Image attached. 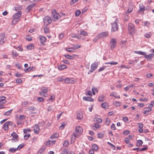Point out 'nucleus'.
Wrapping results in <instances>:
<instances>
[{
    "label": "nucleus",
    "mask_w": 154,
    "mask_h": 154,
    "mask_svg": "<svg viewBox=\"0 0 154 154\" xmlns=\"http://www.w3.org/2000/svg\"><path fill=\"white\" fill-rule=\"evenodd\" d=\"M144 36L146 38H149L151 37V35L150 33H146L145 34Z\"/></svg>",
    "instance_id": "obj_50"
},
{
    "label": "nucleus",
    "mask_w": 154,
    "mask_h": 154,
    "mask_svg": "<svg viewBox=\"0 0 154 154\" xmlns=\"http://www.w3.org/2000/svg\"><path fill=\"white\" fill-rule=\"evenodd\" d=\"M44 100V98L41 97H38L37 99V100L39 102L43 101Z\"/></svg>",
    "instance_id": "obj_57"
},
{
    "label": "nucleus",
    "mask_w": 154,
    "mask_h": 154,
    "mask_svg": "<svg viewBox=\"0 0 154 154\" xmlns=\"http://www.w3.org/2000/svg\"><path fill=\"white\" fill-rule=\"evenodd\" d=\"M108 143L109 145L110 146L111 148L113 150H115L116 149V146H115L113 145V144H112L111 143L108 142Z\"/></svg>",
    "instance_id": "obj_48"
},
{
    "label": "nucleus",
    "mask_w": 154,
    "mask_h": 154,
    "mask_svg": "<svg viewBox=\"0 0 154 154\" xmlns=\"http://www.w3.org/2000/svg\"><path fill=\"white\" fill-rule=\"evenodd\" d=\"M55 98V96L54 94H52L51 95L50 98L49 99V100L52 101Z\"/></svg>",
    "instance_id": "obj_55"
},
{
    "label": "nucleus",
    "mask_w": 154,
    "mask_h": 154,
    "mask_svg": "<svg viewBox=\"0 0 154 154\" xmlns=\"http://www.w3.org/2000/svg\"><path fill=\"white\" fill-rule=\"evenodd\" d=\"M22 12L19 11L17 13L15 14L12 17L13 20L12 23L13 24H16L20 20V17H21Z\"/></svg>",
    "instance_id": "obj_2"
},
{
    "label": "nucleus",
    "mask_w": 154,
    "mask_h": 154,
    "mask_svg": "<svg viewBox=\"0 0 154 154\" xmlns=\"http://www.w3.org/2000/svg\"><path fill=\"white\" fill-rule=\"evenodd\" d=\"M63 80L64 83L66 84H74L76 82V80L72 78H66Z\"/></svg>",
    "instance_id": "obj_4"
},
{
    "label": "nucleus",
    "mask_w": 154,
    "mask_h": 154,
    "mask_svg": "<svg viewBox=\"0 0 154 154\" xmlns=\"http://www.w3.org/2000/svg\"><path fill=\"white\" fill-rule=\"evenodd\" d=\"M49 28L48 27H45L44 28V30L45 33L47 34L49 32Z\"/></svg>",
    "instance_id": "obj_41"
},
{
    "label": "nucleus",
    "mask_w": 154,
    "mask_h": 154,
    "mask_svg": "<svg viewBox=\"0 0 154 154\" xmlns=\"http://www.w3.org/2000/svg\"><path fill=\"white\" fill-rule=\"evenodd\" d=\"M58 137V135L57 134V133H56V134H53L51 137V138L52 139H53V138H57V137Z\"/></svg>",
    "instance_id": "obj_54"
},
{
    "label": "nucleus",
    "mask_w": 154,
    "mask_h": 154,
    "mask_svg": "<svg viewBox=\"0 0 154 154\" xmlns=\"http://www.w3.org/2000/svg\"><path fill=\"white\" fill-rule=\"evenodd\" d=\"M51 20L50 17L48 16L45 17L44 19V22L45 24L48 25L51 22Z\"/></svg>",
    "instance_id": "obj_10"
},
{
    "label": "nucleus",
    "mask_w": 154,
    "mask_h": 154,
    "mask_svg": "<svg viewBox=\"0 0 154 154\" xmlns=\"http://www.w3.org/2000/svg\"><path fill=\"white\" fill-rule=\"evenodd\" d=\"M68 151L67 149H65L63 150L61 154H68Z\"/></svg>",
    "instance_id": "obj_56"
},
{
    "label": "nucleus",
    "mask_w": 154,
    "mask_h": 154,
    "mask_svg": "<svg viewBox=\"0 0 154 154\" xmlns=\"http://www.w3.org/2000/svg\"><path fill=\"white\" fill-rule=\"evenodd\" d=\"M64 56L66 58L68 59L73 60L74 58V57L68 54L64 55Z\"/></svg>",
    "instance_id": "obj_35"
},
{
    "label": "nucleus",
    "mask_w": 154,
    "mask_h": 154,
    "mask_svg": "<svg viewBox=\"0 0 154 154\" xmlns=\"http://www.w3.org/2000/svg\"><path fill=\"white\" fill-rule=\"evenodd\" d=\"M27 109L29 111L31 110L34 111L36 109V108L34 106H31L28 108Z\"/></svg>",
    "instance_id": "obj_49"
},
{
    "label": "nucleus",
    "mask_w": 154,
    "mask_h": 154,
    "mask_svg": "<svg viewBox=\"0 0 154 154\" xmlns=\"http://www.w3.org/2000/svg\"><path fill=\"white\" fill-rule=\"evenodd\" d=\"M109 33L107 32H101L97 35L98 38H103L107 37Z\"/></svg>",
    "instance_id": "obj_9"
},
{
    "label": "nucleus",
    "mask_w": 154,
    "mask_h": 154,
    "mask_svg": "<svg viewBox=\"0 0 154 154\" xmlns=\"http://www.w3.org/2000/svg\"><path fill=\"white\" fill-rule=\"evenodd\" d=\"M97 64L96 63H93L91 66V69L88 72V74H89L93 72L97 68Z\"/></svg>",
    "instance_id": "obj_7"
},
{
    "label": "nucleus",
    "mask_w": 154,
    "mask_h": 154,
    "mask_svg": "<svg viewBox=\"0 0 154 154\" xmlns=\"http://www.w3.org/2000/svg\"><path fill=\"white\" fill-rule=\"evenodd\" d=\"M134 52L135 53L141 55H144L145 56V54H146V52H142L141 51H135Z\"/></svg>",
    "instance_id": "obj_28"
},
{
    "label": "nucleus",
    "mask_w": 154,
    "mask_h": 154,
    "mask_svg": "<svg viewBox=\"0 0 154 154\" xmlns=\"http://www.w3.org/2000/svg\"><path fill=\"white\" fill-rule=\"evenodd\" d=\"M15 75L17 77H21L22 76V75L18 72H16V73Z\"/></svg>",
    "instance_id": "obj_59"
},
{
    "label": "nucleus",
    "mask_w": 154,
    "mask_h": 154,
    "mask_svg": "<svg viewBox=\"0 0 154 154\" xmlns=\"http://www.w3.org/2000/svg\"><path fill=\"white\" fill-rule=\"evenodd\" d=\"M69 144V141L66 140L65 141L63 144V146L64 147H66Z\"/></svg>",
    "instance_id": "obj_38"
},
{
    "label": "nucleus",
    "mask_w": 154,
    "mask_h": 154,
    "mask_svg": "<svg viewBox=\"0 0 154 154\" xmlns=\"http://www.w3.org/2000/svg\"><path fill=\"white\" fill-rule=\"evenodd\" d=\"M105 99V98L104 96L102 95L99 96L98 100L100 102H102Z\"/></svg>",
    "instance_id": "obj_27"
},
{
    "label": "nucleus",
    "mask_w": 154,
    "mask_h": 154,
    "mask_svg": "<svg viewBox=\"0 0 154 154\" xmlns=\"http://www.w3.org/2000/svg\"><path fill=\"white\" fill-rule=\"evenodd\" d=\"M16 82L17 83H20L22 82V80L21 79H17L16 80Z\"/></svg>",
    "instance_id": "obj_62"
},
{
    "label": "nucleus",
    "mask_w": 154,
    "mask_h": 154,
    "mask_svg": "<svg viewBox=\"0 0 154 154\" xmlns=\"http://www.w3.org/2000/svg\"><path fill=\"white\" fill-rule=\"evenodd\" d=\"M80 34L83 35L87 36L88 35V33L85 31L84 30L81 31Z\"/></svg>",
    "instance_id": "obj_36"
},
{
    "label": "nucleus",
    "mask_w": 154,
    "mask_h": 154,
    "mask_svg": "<svg viewBox=\"0 0 154 154\" xmlns=\"http://www.w3.org/2000/svg\"><path fill=\"white\" fill-rule=\"evenodd\" d=\"M11 136H12L13 138L16 139V141L15 142H17L18 140L17 138L18 137V135L15 132H13L11 134Z\"/></svg>",
    "instance_id": "obj_24"
},
{
    "label": "nucleus",
    "mask_w": 154,
    "mask_h": 154,
    "mask_svg": "<svg viewBox=\"0 0 154 154\" xmlns=\"http://www.w3.org/2000/svg\"><path fill=\"white\" fill-rule=\"evenodd\" d=\"M113 104L115 105L116 106H120L121 105V103H120L114 101L113 102Z\"/></svg>",
    "instance_id": "obj_42"
},
{
    "label": "nucleus",
    "mask_w": 154,
    "mask_h": 154,
    "mask_svg": "<svg viewBox=\"0 0 154 154\" xmlns=\"http://www.w3.org/2000/svg\"><path fill=\"white\" fill-rule=\"evenodd\" d=\"M83 131V129L80 126H76L75 127V131L73 133V135L72 136L71 139L75 140L76 137H78L79 135L81 134Z\"/></svg>",
    "instance_id": "obj_1"
},
{
    "label": "nucleus",
    "mask_w": 154,
    "mask_h": 154,
    "mask_svg": "<svg viewBox=\"0 0 154 154\" xmlns=\"http://www.w3.org/2000/svg\"><path fill=\"white\" fill-rule=\"evenodd\" d=\"M112 29L111 32H115L118 31V26L116 21L114 22L111 24Z\"/></svg>",
    "instance_id": "obj_5"
},
{
    "label": "nucleus",
    "mask_w": 154,
    "mask_h": 154,
    "mask_svg": "<svg viewBox=\"0 0 154 154\" xmlns=\"http://www.w3.org/2000/svg\"><path fill=\"white\" fill-rule=\"evenodd\" d=\"M27 49L28 50H32L34 48V46L32 44H30L26 47Z\"/></svg>",
    "instance_id": "obj_29"
},
{
    "label": "nucleus",
    "mask_w": 154,
    "mask_h": 154,
    "mask_svg": "<svg viewBox=\"0 0 154 154\" xmlns=\"http://www.w3.org/2000/svg\"><path fill=\"white\" fill-rule=\"evenodd\" d=\"M57 68L59 70H62L66 69L67 68V66L65 65L62 64L58 65L57 66Z\"/></svg>",
    "instance_id": "obj_18"
},
{
    "label": "nucleus",
    "mask_w": 154,
    "mask_h": 154,
    "mask_svg": "<svg viewBox=\"0 0 154 154\" xmlns=\"http://www.w3.org/2000/svg\"><path fill=\"white\" fill-rule=\"evenodd\" d=\"M39 39L41 41V43L43 45H44V42H45L46 40V38L45 37L42 36V35H40Z\"/></svg>",
    "instance_id": "obj_16"
},
{
    "label": "nucleus",
    "mask_w": 154,
    "mask_h": 154,
    "mask_svg": "<svg viewBox=\"0 0 154 154\" xmlns=\"http://www.w3.org/2000/svg\"><path fill=\"white\" fill-rule=\"evenodd\" d=\"M126 42L125 41L121 42V45L122 47H125L126 46Z\"/></svg>",
    "instance_id": "obj_43"
},
{
    "label": "nucleus",
    "mask_w": 154,
    "mask_h": 154,
    "mask_svg": "<svg viewBox=\"0 0 154 154\" xmlns=\"http://www.w3.org/2000/svg\"><path fill=\"white\" fill-rule=\"evenodd\" d=\"M154 54H150L147 55L146 54L145 55L144 57L146 58L149 61L152 60V58L153 57Z\"/></svg>",
    "instance_id": "obj_15"
},
{
    "label": "nucleus",
    "mask_w": 154,
    "mask_h": 154,
    "mask_svg": "<svg viewBox=\"0 0 154 154\" xmlns=\"http://www.w3.org/2000/svg\"><path fill=\"white\" fill-rule=\"evenodd\" d=\"M6 97L4 96H2L0 97V103H6Z\"/></svg>",
    "instance_id": "obj_21"
},
{
    "label": "nucleus",
    "mask_w": 154,
    "mask_h": 154,
    "mask_svg": "<svg viewBox=\"0 0 154 154\" xmlns=\"http://www.w3.org/2000/svg\"><path fill=\"white\" fill-rule=\"evenodd\" d=\"M12 122H6L3 125V128L5 130H7L8 128V126L12 124Z\"/></svg>",
    "instance_id": "obj_13"
},
{
    "label": "nucleus",
    "mask_w": 154,
    "mask_h": 154,
    "mask_svg": "<svg viewBox=\"0 0 154 154\" xmlns=\"http://www.w3.org/2000/svg\"><path fill=\"white\" fill-rule=\"evenodd\" d=\"M140 9L138 10V11L140 12L142 11L143 12L145 10V7L142 4H139Z\"/></svg>",
    "instance_id": "obj_22"
},
{
    "label": "nucleus",
    "mask_w": 154,
    "mask_h": 154,
    "mask_svg": "<svg viewBox=\"0 0 154 154\" xmlns=\"http://www.w3.org/2000/svg\"><path fill=\"white\" fill-rule=\"evenodd\" d=\"M41 90L42 92H40V95H42V94L43 93H46L48 91V88H41Z\"/></svg>",
    "instance_id": "obj_20"
},
{
    "label": "nucleus",
    "mask_w": 154,
    "mask_h": 154,
    "mask_svg": "<svg viewBox=\"0 0 154 154\" xmlns=\"http://www.w3.org/2000/svg\"><path fill=\"white\" fill-rule=\"evenodd\" d=\"M110 123V119L108 118H106V119L105 121V123L107 125H109Z\"/></svg>",
    "instance_id": "obj_39"
},
{
    "label": "nucleus",
    "mask_w": 154,
    "mask_h": 154,
    "mask_svg": "<svg viewBox=\"0 0 154 154\" xmlns=\"http://www.w3.org/2000/svg\"><path fill=\"white\" fill-rule=\"evenodd\" d=\"M110 96L111 97H114L117 99H120V96L119 95L117 96V94L116 93H114L113 92H112Z\"/></svg>",
    "instance_id": "obj_25"
},
{
    "label": "nucleus",
    "mask_w": 154,
    "mask_h": 154,
    "mask_svg": "<svg viewBox=\"0 0 154 154\" xmlns=\"http://www.w3.org/2000/svg\"><path fill=\"white\" fill-rule=\"evenodd\" d=\"M20 119L23 121V120L25 118V116L24 115H20L19 117H18Z\"/></svg>",
    "instance_id": "obj_61"
},
{
    "label": "nucleus",
    "mask_w": 154,
    "mask_h": 154,
    "mask_svg": "<svg viewBox=\"0 0 154 154\" xmlns=\"http://www.w3.org/2000/svg\"><path fill=\"white\" fill-rule=\"evenodd\" d=\"M143 143V142L141 140H138L137 143V146H140Z\"/></svg>",
    "instance_id": "obj_32"
},
{
    "label": "nucleus",
    "mask_w": 154,
    "mask_h": 154,
    "mask_svg": "<svg viewBox=\"0 0 154 154\" xmlns=\"http://www.w3.org/2000/svg\"><path fill=\"white\" fill-rule=\"evenodd\" d=\"M100 126L98 124L95 123L94 125L91 127V128L94 130H96L98 128H99Z\"/></svg>",
    "instance_id": "obj_19"
},
{
    "label": "nucleus",
    "mask_w": 154,
    "mask_h": 154,
    "mask_svg": "<svg viewBox=\"0 0 154 154\" xmlns=\"http://www.w3.org/2000/svg\"><path fill=\"white\" fill-rule=\"evenodd\" d=\"M30 136V134H26L24 136V139L25 140H27Z\"/></svg>",
    "instance_id": "obj_45"
},
{
    "label": "nucleus",
    "mask_w": 154,
    "mask_h": 154,
    "mask_svg": "<svg viewBox=\"0 0 154 154\" xmlns=\"http://www.w3.org/2000/svg\"><path fill=\"white\" fill-rule=\"evenodd\" d=\"M24 146V145L23 144H20L18 146V147L17 148L18 150V149L19 150H20Z\"/></svg>",
    "instance_id": "obj_63"
},
{
    "label": "nucleus",
    "mask_w": 154,
    "mask_h": 154,
    "mask_svg": "<svg viewBox=\"0 0 154 154\" xmlns=\"http://www.w3.org/2000/svg\"><path fill=\"white\" fill-rule=\"evenodd\" d=\"M17 148H11L9 149V151L12 153L14 152L17 150Z\"/></svg>",
    "instance_id": "obj_33"
},
{
    "label": "nucleus",
    "mask_w": 154,
    "mask_h": 154,
    "mask_svg": "<svg viewBox=\"0 0 154 154\" xmlns=\"http://www.w3.org/2000/svg\"><path fill=\"white\" fill-rule=\"evenodd\" d=\"M133 9V6L131 4H130L128 6V8L127 12L128 13H130L132 11Z\"/></svg>",
    "instance_id": "obj_17"
},
{
    "label": "nucleus",
    "mask_w": 154,
    "mask_h": 154,
    "mask_svg": "<svg viewBox=\"0 0 154 154\" xmlns=\"http://www.w3.org/2000/svg\"><path fill=\"white\" fill-rule=\"evenodd\" d=\"M13 109H11L8 111H7L5 112L4 115L6 116H9L10 114L11 113V112Z\"/></svg>",
    "instance_id": "obj_34"
},
{
    "label": "nucleus",
    "mask_w": 154,
    "mask_h": 154,
    "mask_svg": "<svg viewBox=\"0 0 154 154\" xmlns=\"http://www.w3.org/2000/svg\"><path fill=\"white\" fill-rule=\"evenodd\" d=\"M111 128L113 130H115L116 129V127L114 124L113 123L111 125Z\"/></svg>",
    "instance_id": "obj_64"
},
{
    "label": "nucleus",
    "mask_w": 154,
    "mask_h": 154,
    "mask_svg": "<svg viewBox=\"0 0 154 154\" xmlns=\"http://www.w3.org/2000/svg\"><path fill=\"white\" fill-rule=\"evenodd\" d=\"M83 99L84 100L87 101H89L90 102L93 101L94 100V99L92 98H91L90 97H83Z\"/></svg>",
    "instance_id": "obj_26"
},
{
    "label": "nucleus",
    "mask_w": 154,
    "mask_h": 154,
    "mask_svg": "<svg viewBox=\"0 0 154 154\" xmlns=\"http://www.w3.org/2000/svg\"><path fill=\"white\" fill-rule=\"evenodd\" d=\"M103 134L101 133H98L97 135V137L99 138H102L103 137Z\"/></svg>",
    "instance_id": "obj_47"
},
{
    "label": "nucleus",
    "mask_w": 154,
    "mask_h": 154,
    "mask_svg": "<svg viewBox=\"0 0 154 154\" xmlns=\"http://www.w3.org/2000/svg\"><path fill=\"white\" fill-rule=\"evenodd\" d=\"M12 54L14 57H15L18 56V54L16 51H13L12 52Z\"/></svg>",
    "instance_id": "obj_37"
},
{
    "label": "nucleus",
    "mask_w": 154,
    "mask_h": 154,
    "mask_svg": "<svg viewBox=\"0 0 154 154\" xmlns=\"http://www.w3.org/2000/svg\"><path fill=\"white\" fill-rule=\"evenodd\" d=\"M33 130L34 132L36 134H38L39 132V128L38 125L37 124H35L33 126Z\"/></svg>",
    "instance_id": "obj_12"
},
{
    "label": "nucleus",
    "mask_w": 154,
    "mask_h": 154,
    "mask_svg": "<svg viewBox=\"0 0 154 154\" xmlns=\"http://www.w3.org/2000/svg\"><path fill=\"white\" fill-rule=\"evenodd\" d=\"M106 66H104L102 67H101L98 70V72H100L104 70L106 68Z\"/></svg>",
    "instance_id": "obj_53"
},
{
    "label": "nucleus",
    "mask_w": 154,
    "mask_h": 154,
    "mask_svg": "<svg viewBox=\"0 0 154 154\" xmlns=\"http://www.w3.org/2000/svg\"><path fill=\"white\" fill-rule=\"evenodd\" d=\"M31 130L29 128L24 129H23V132L24 133H26L27 132H28V131L31 132Z\"/></svg>",
    "instance_id": "obj_51"
},
{
    "label": "nucleus",
    "mask_w": 154,
    "mask_h": 154,
    "mask_svg": "<svg viewBox=\"0 0 154 154\" xmlns=\"http://www.w3.org/2000/svg\"><path fill=\"white\" fill-rule=\"evenodd\" d=\"M66 50L69 52H73L74 49L72 48H67L66 49Z\"/></svg>",
    "instance_id": "obj_46"
},
{
    "label": "nucleus",
    "mask_w": 154,
    "mask_h": 154,
    "mask_svg": "<svg viewBox=\"0 0 154 154\" xmlns=\"http://www.w3.org/2000/svg\"><path fill=\"white\" fill-rule=\"evenodd\" d=\"M36 4L33 3L28 5L26 9V11L27 13H28L31 9L35 6Z\"/></svg>",
    "instance_id": "obj_11"
},
{
    "label": "nucleus",
    "mask_w": 154,
    "mask_h": 154,
    "mask_svg": "<svg viewBox=\"0 0 154 154\" xmlns=\"http://www.w3.org/2000/svg\"><path fill=\"white\" fill-rule=\"evenodd\" d=\"M83 117L82 114L80 113H78L77 114V118L79 120L81 119Z\"/></svg>",
    "instance_id": "obj_31"
},
{
    "label": "nucleus",
    "mask_w": 154,
    "mask_h": 154,
    "mask_svg": "<svg viewBox=\"0 0 154 154\" xmlns=\"http://www.w3.org/2000/svg\"><path fill=\"white\" fill-rule=\"evenodd\" d=\"M135 27L132 23H129L128 24V30L129 33L131 35L134 34L135 32Z\"/></svg>",
    "instance_id": "obj_3"
},
{
    "label": "nucleus",
    "mask_w": 154,
    "mask_h": 154,
    "mask_svg": "<svg viewBox=\"0 0 154 154\" xmlns=\"http://www.w3.org/2000/svg\"><path fill=\"white\" fill-rule=\"evenodd\" d=\"M5 34L3 33L0 35V45H2L5 42Z\"/></svg>",
    "instance_id": "obj_14"
},
{
    "label": "nucleus",
    "mask_w": 154,
    "mask_h": 154,
    "mask_svg": "<svg viewBox=\"0 0 154 154\" xmlns=\"http://www.w3.org/2000/svg\"><path fill=\"white\" fill-rule=\"evenodd\" d=\"M125 122H127L128 121V118L126 116L124 117L122 119Z\"/></svg>",
    "instance_id": "obj_52"
},
{
    "label": "nucleus",
    "mask_w": 154,
    "mask_h": 154,
    "mask_svg": "<svg viewBox=\"0 0 154 154\" xmlns=\"http://www.w3.org/2000/svg\"><path fill=\"white\" fill-rule=\"evenodd\" d=\"M81 12L80 11L78 10L75 12V16H78L80 14Z\"/></svg>",
    "instance_id": "obj_58"
},
{
    "label": "nucleus",
    "mask_w": 154,
    "mask_h": 154,
    "mask_svg": "<svg viewBox=\"0 0 154 154\" xmlns=\"http://www.w3.org/2000/svg\"><path fill=\"white\" fill-rule=\"evenodd\" d=\"M94 121L96 122H97L100 123L102 122V120L100 118H95L94 119Z\"/></svg>",
    "instance_id": "obj_40"
},
{
    "label": "nucleus",
    "mask_w": 154,
    "mask_h": 154,
    "mask_svg": "<svg viewBox=\"0 0 154 154\" xmlns=\"http://www.w3.org/2000/svg\"><path fill=\"white\" fill-rule=\"evenodd\" d=\"M17 124L18 125H21L22 123V121L18 117L17 118Z\"/></svg>",
    "instance_id": "obj_44"
},
{
    "label": "nucleus",
    "mask_w": 154,
    "mask_h": 154,
    "mask_svg": "<svg viewBox=\"0 0 154 154\" xmlns=\"http://www.w3.org/2000/svg\"><path fill=\"white\" fill-rule=\"evenodd\" d=\"M150 23L147 21H145L144 23V26L147 27L149 26L150 25Z\"/></svg>",
    "instance_id": "obj_60"
},
{
    "label": "nucleus",
    "mask_w": 154,
    "mask_h": 154,
    "mask_svg": "<svg viewBox=\"0 0 154 154\" xmlns=\"http://www.w3.org/2000/svg\"><path fill=\"white\" fill-rule=\"evenodd\" d=\"M110 45L111 48L112 49H114L116 45V39L114 38L112 39L110 41Z\"/></svg>",
    "instance_id": "obj_8"
},
{
    "label": "nucleus",
    "mask_w": 154,
    "mask_h": 154,
    "mask_svg": "<svg viewBox=\"0 0 154 154\" xmlns=\"http://www.w3.org/2000/svg\"><path fill=\"white\" fill-rule=\"evenodd\" d=\"M52 16L54 19V20H58L60 16V14L57 13L55 10H53L52 11Z\"/></svg>",
    "instance_id": "obj_6"
},
{
    "label": "nucleus",
    "mask_w": 154,
    "mask_h": 154,
    "mask_svg": "<svg viewBox=\"0 0 154 154\" xmlns=\"http://www.w3.org/2000/svg\"><path fill=\"white\" fill-rule=\"evenodd\" d=\"M102 107L105 109H107L108 107V105L107 103L106 102L102 103L101 104Z\"/></svg>",
    "instance_id": "obj_23"
},
{
    "label": "nucleus",
    "mask_w": 154,
    "mask_h": 154,
    "mask_svg": "<svg viewBox=\"0 0 154 154\" xmlns=\"http://www.w3.org/2000/svg\"><path fill=\"white\" fill-rule=\"evenodd\" d=\"M92 149L95 151H97L98 149V147L96 144H94L92 146Z\"/></svg>",
    "instance_id": "obj_30"
}]
</instances>
